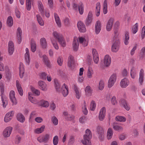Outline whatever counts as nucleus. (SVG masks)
<instances>
[{
    "instance_id": "nucleus-39",
    "label": "nucleus",
    "mask_w": 145,
    "mask_h": 145,
    "mask_svg": "<svg viewBox=\"0 0 145 145\" xmlns=\"http://www.w3.org/2000/svg\"><path fill=\"white\" fill-rule=\"evenodd\" d=\"M115 120L117 121L121 122H125L126 119L125 117L121 116H117L115 118Z\"/></svg>"
},
{
    "instance_id": "nucleus-50",
    "label": "nucleus",
    "mask_w": 145,
    "mask_h": 145,
    "mask_svg": "<svg viewBox=\"0 0 145 145\" xmlns=\"http://www.w3.org/2000/svg\"><path fill=\"white\" fill-rule=\"evenodd\" d=\"M30 88L32 92L36 96H38L40 95V92L39 90L35 89L32 86H31Z\"/></svg>"
},
{
    "instance_id": "nucleus-57",
    "label": "nucleus",
    "mask_w": 145,
    "mask_h": 145,
    "mask_svg": "<svg viewBox=\"0 0 145 145\" xmlns=\"http://www.w3.org/2000/svg\"><path fill=\"white\" fill-rule=\"evenodd\" d=\"M31 0H26V8L28 10H30L31 7Z\"/></svg>"
},
{
    "instance_id": "nucleus-9",
    "label": "nucleus",
    "mask_w": 145,
    "mask_h": 145,
    "mask_svg": "<svg viewBox=\"0 0 145 145\" xmlns=\"http://www.w3.org/2000/svg\"><path fill=\"white\" fill-rule=\"evenodd\" d=\"M14 113V112L13 111H11L7 113L5 116L4 121L7 123L10 121L12 119Z\"/></svg>"
},
{
    "instance_id": "nucleus-26",
    "label": "nucleus",
    "mask_w": 145,
    "mask_h": 145,
    "mask_svg": "<svg viewBox=\"0 0 145 145\" xmlns=\"http://www.w3.org/2000/svg\"><path fill=\"white\" fill-rule=\"evenodd\" d=\"M37 5L39 11L42 15H43L44 13V8L42 2L40 1H38L37 2Z\"/></svg>"
},
{
    "instance_id": "nucleus-63",
    "label": "nucleus",
    "mask_w": 145,
    "mask_h": 145,
    "mask_svg": "<svg viewBox=\"0 0 145 145\" xmlns=\"http://www.w3.org/2000/svg\"><path fill=\"white\" fill-rule=\"evenodd\" d=\"M46 73L44 72L41 73L39 75L40 78L44 80L46 79Z\"/></svg>"
},
{
    "instance_id": "nucleus-28",
    "label": "nucleus",
    "mask_w": 145,
    "mask_h": 145,
    "mask_svg": "<svg viewBox=\"0 0 145 145\" xmlns=\"http://www.w3.org/2000/svg\"><path fill=\"white\" fill-rule=\"evenodd\" d=\"M33 94L31 92H29L28 96L29 100L32 103L34 104H37V100L32 97Z\"/></svg>"
},
{
    "instance_id": "nucleus-8",
    "label": "nucleus",
    "mask_w": 145,
    "mask_h": 145,
    "mask_svg": "<svg viewBox=\"0 0 145 145\" xmlns=\"http://www.w3.org/2000/svg\"><path fill=\"white\" fill-rule=\"evenodd\" d=\"M12 128L11 127H7L3 132V136L6 138L9 137L12 132Z\"/></svg>"
},
{
    "instance_id": "nucleus-49",
    "label": "nucleus",
    "mask_w": 145,
    "mask_h": 145,
    "mask_svg": "<svg viewBox=\"0 0 145 145\" xmlns=\"http://www.w3.org/2000/svg\"><path fill=\"white\" fill-rule=\"evenodd\" d=\"M144 71L142 69H141L139 72V82H143V78L144 76Z\"/></svg>"
},
{
    "instance_id": "nucleus-35",
    "label": "nucleus",
    "mask_w": 145,
    "mask_h": 145,
    "mask_svg": "<svg viewBox=\"0 0 145 145\" xmlns=\"http://www.w3.org/2000/svg\"><path fill=\"white\" fill-rule=\"evenodd\" d=\"M93 71L92 67H89L88 70L87 76L89 78L92 77V75L93 74Z\"/></svg>"
},
{
    "instance_id": "nucleus-54",
    "label": "nucleus",
    "mask_w": 145,
    "mask_h": 145,
    "mask_svg": "<svg viewBox=\"0 0 145 145\" xmlns=\"http://www.w3.org/2000/svg\"><path fill=\"white\" fill-rule=\"evenodd\" d=\"M52 35L55 38L57 39V40L63 36L61 35L56 31H54L52 33Z\"/></svg>"
},
{
    "instance_id": "nucleus-44",
    "label": "nucleus",
    "mask_w": 145,
    "mask_h": 145,
    "mask_svg": "<svg viewBox=\"0 0 145 145\" xmlns=\"http://www.w3.org/2000/svg\"><path fill=\"white\" fill-rule=\"evenodd\" d=\"M137 72L135 69L132 67L131 69V78H135L137 75Z\"/></svg>"
},
{
    "instance_id": "nucleus-46",
    "label": "nucleus",
    "mask_w": 145,
    "mask_h": 145,
    "mask_svg": "<svg viewBox=\"0 0 145 145\" xmlns=\"http://www.w3.org/2000/svg\"><path fill=\"white\" fill-rule=\"evenodd\" d=\"M96 107V104L95 102L93 101L92 100L91 101L90 105V109L91 110L94 111Z\"/></svg>"
},
{
    "instance_id": "nucleus-22",
    "label": "nucleus",
    "mask_w": 145,
    "mask_h": 145,
    "mask_svg": "<svg viewBox=\"0 0 145 145\" xmlns=\"http://www.w3.org/2000/svg\"><path fill=\"white\" fill-rule=\"evenodd\" d=\"M22 37V31L20 28L18 27L17 31V36L16 38L18 40V42L19 43H20L21 41V38Z\"/></svg>"
},
{
    "instance_id": "nucleus-12",
    "label": "nucleus",
    "mask_w": 145,
    "mask_h": 145,
    "mask_svg": "<svg viewBox=\"0 0 145 145\" xmlns=\"http://www.w3.org/2000/svg\"><path fill=\"white\" fill-rule=\"evenodd\" d=\"M111 61V58L110 56L108 55H106L105 56L103 63L105 67L109 66L110 64Z\"/></svg>"
},
{
    "instance_id": "nucleus-61",
    "label": "nucleus",
    "mask_w": 145,
    "mask_h": 145,
    "mask_svg": "<svg viewBox=\"0 0 145 145\" xmlns=\"http://www.w3.org/2000/svg\"><path fill=\"white\" fill-rule=\"evenodd\" d=\"M138 24L136 23L133 25L132 28V32L134 34H135L138 31Z\"/></svg>"
},
{
    "instance_id": "nucleus-34",
    "label": "nucleus",
    "mask_w": 145,
    "mask_h": 145,
    "mask_svg": "<svg viewBox=\"0 0 145 145\" xmlns=\"http://www.w3.org/2000/svg\"><path fill=\"white\" fill-rule=\"evenodd\" d=\"M129 32L127 31L125 33V37L124 42L125 45H127L129 44Z\"/></svg>"
},
{
    "instance_id": "nucleus-45",
    "label": "nucleus",
    "mask_w": 145,
    "mask_h": 145,
    "mask_svg": "<svg viewBox=\"0 0 145 145\" xmlns=\"http://www.w3.org/2000/svg\"><path fill=\"white\" fill-rule=\"evenodd\" d=\"M54 85L56 91L60 93L61 86L59 82H54Z\"/></svg>"
},
{
    "instance_id": "nucleus-25",
    "label": "nucleus",
    "mask_w": 145,
    "mask_h": 145,
    "mask_svg": "<svg viewBox=\"0 0 145 145\" xmlns=\"http://www.w3.org/2000/svg\"><path fill=\"white\" fill-rule=\"evenodd\" d=\"M74 63V60L73 56L72 55H70L68 58L67 62L68 66L70 67H72Z\"/></svg>"
},
{
    "instance_id": "nucleus-27",
    "label": "nucleus",
    "mask_w": 145,
    "mask_h": 145,
    "mask_svg": "<svg viewBox=\"0 0 145 145\" xmlns=\"http://www.w3.org/2000/svg\"><path fill=\"white\" fill-rule=\"evenodd\" d=\"M39 88L42 90L46 91L47 89V86L45 82H39Z\"/></svg>"
},
{
    "instance_id": "nucleus-1",
    "label": "nucleus",
    "mask_w": 145,
    "mask_h": 145,
    "mask_svg": "<svg viewBox=\"0 0 145 145\" xmlns=\"http://www.w3.org/2000/svg\"><path fill=\"white\" fill-rule=\"evenodd\" d=\"M92 137L91 131L88 129L86 131V134L83 136V140L81 142L84 145H91V139Z\"/></svg>"
},
{
    "instance_id": "nucleus-60",
    "label": "nucleus",
    "mask_w": 145,
    "mask_h": 145,
    "mask_svg": "<svg viewBox=\"0 0 145 145\" xmlns=\"http://www.w3.org/2000/svg\"><path fill=\"white\" fill-rule=\"evenodd\" d=\"M70 19L69 18H65L63 20L64 24L66 26H69L70 25Z\"/></svg>"
},
{
    "instance_id": "nucleus-2",
    "label": "nucleus",
    "mask_w": 145,
    "mask_h": 145,
    "mask_svg": "<svg viewBox=\"0 0 145 145\" xmlns=\"http://www.w3.org/2000/svg\"><path fill=\"white\" fill-rule=\"evenodd\" d=\"M0 89L1 93L2 95L1 99L2 103V105L4 108H5L8 102L7 97L5 96H3L2 95L4 93V86L2 82L0 83Z\"/></svg>"
},
{
    "instance_id": "nucleus-10",
    "label": "nucleus",
    "mask_w": 145,
    "mask_h": 145,
    "mask_svg": "<svg viewBox=\"0 0 145 145\" xmlns=\"http://www.w3.org/2000/svg\"><path fill=\"white\" fill-rule=\"evenodd\" d=\"M106 110L105 107L102 108L99 112V119L101 121H103L105 119L106 115Z\"/></svg>"
},
{
    "instance_id": "nucleus-5",
    "label": "nucleus",
    "mask_w": 145,
    "mask_h": 145,
    "mask_svg": "<svg viewBox=\"0 0 145 145\" xmlns=\"http://www.w3.org/2000/svg\"><path fill=\"white\" fill-rule=\"evenodd\" d=\"M60 92L64 97H66L68 94L69 88L66 84L64 83L62 85L61 88L60 89Z\"/></svg>"
},
{
    "instance_id": "nucleus-38",
    "label": "nucleus",
    "mask_w": 145,
    "mask_h": 145,
    "mask_svg": "<svg viewBox=\"0 0 145 145\" xmlns=\"http://www.w3.org/2000/svg\"><path fill=\"white\" fill-rule=\"evenodd\" d=\"M113 135V131L111 128H109L107 133V138L108 140L111 138Z\"/></svg>"
},
{
    "instance_id": "nucleus-56",
    "label": "nucleus",
    "mask_w": 145,
    "mask_h": 145,
    "mask_svg": "<svg viewBox=\"0 0 145 145\" xmlns=\"http://www.w3.org/2000/svg\"><path fill=\"white\" fill-rule=\"evenodd\" d=\"M51 41L55 48L56 50H58L59 48V47L56 41L54 39H51Z\"/></svg>"
},
{
    "instance_id": "nucleus-24",
    "label": "nucleus",
    "mask_w": 145,
    "mask_h": 145,
    "mask_svg": "<svg viewBox=\"0 0 145 145\" xmlns=\"http://www.w3.org/2000/svg\"><path fill=\"white\" fill-rule=\"evenodd\" d=\"M40 43L42 48L43 49H46L47 47V44L45 38H41L40 40Z\"/></svg>"
},
{
    "instance_id": "nucleus-3",
    "label": "nucleus",
    "mask_w": 145,
    "mask_h": 145,
    "mask_svg": "<svg viewBox=\"0 0 145 145\" xmlns=\"http://www.w3.org/2000/svg\"><path fill=\"white\" fill-rule=\"evenodd\" d=\"M51 138L50 135L46 134L44 135H41L37 138V140L40 143L48 142Z\"/></svg>"
},
{
    "instance_id": "nucleus-36",
    "label": "nucleus",
    "mask_w": 145,
    "mask_h": 145,
    "mask_svg": "<svg viewBox=\"0 0 145 145\" xmlns=\"http://www.w3.org/2000/svg\"><path fill=\"white\" fill-rule=\"evenodd\" d=\"M37 20L39 24L41 26H43L44 25V23L42 19L40 16L38 14L36 15Z\"/></svg>"
},
{
    "instance_id": "nucleus-4",
    "label": "nucleus",
    "mask_w": 145,
    "mask_h": 145,
    "mask_svg": "<svg viewBox=\"0 0 145 145\" xmlns=\"http://www.w3.org/2000/svg\"><path fill=\"white\" fill-rule=\"evenodd\" d=\"M9 96L10 101L12 106L17 104V102L15 96V92L14 91L11 90L10 91Z\"/></svg>"
},
{
    "instance_id": "nucleus-20",
    "label": "nucleus",
    "mask_w": 145,
    "mask_h": 145,
    "mask_svg": "<svg viewBox=\"0 0 145 145\" xmlns=\"http://www.w3.org/2000/svg\"><path fill=\"white\" fill-rule=\"evenodd\" d=\"M86 96L90 97L91 96L93 93V89L89 86H87L85 89Z\"/></svg>"
},
{
    "instance_id": "nucleus-17",
    "label": "nucleus",
    "mask_w": 145,
    "mask_h": 145,
    "mask_svg": "<svg viewBox=\"0 0 145 145\" xmlns=\"http://www.w3.org/2000/svg\"><path fill=\"white\" fill-rule=\"evenodd\" d=\"M42 61L46 66L49 68H51V64L47 57L45 55H43L42 56Z\"/></svg>"
},
{
    "instance_id": "nucleus-21",
    "label": "nucleus",
    "mask_w": 145,
    "mask_h": 145,
    "mask_svg": "<svg viewBox=\"0 0 145 145\" xmlns=\"http://www.w3.org/2000/svg\"><path fill=\"white\" fill-rule=\"evenodd\" d=\"M79 47L78 40L76 37H74L72 43V47L74 50L76 51Z\"/></svg>"
},
{
    "instance_id": "nucleus-11",
    "label": "nucleus",
    "mask_w": 145,
    "mask_h": 145,
    "mask_svg": "<svg viewBox=\"0 0 145 145\" xmlns=\"http://www.w3.org/2000/svg\"><path fill=\"white\" fill-rule=\"evenodd\" d=\"M77 27L79 31L82 33H85L86 29L84 24L81 21H79L77 23Z\"/></svg>"
},
{
    "instance_id": "nucleus-62",
    "label": "nucleus",
    "mask_w": 145,
    "mask_h": 145,
    "mask_svg": "<svg viewBox=\"0 0 145 145\" xmlns=\"http://www.w3.org/2000/svg\"><path fill=\"white\" fill-rule=\"evenodd\" d=\"M87 120V118L85 116H82L79 120L80 122L82 123H84L86 122Z\"/></svg>"
},
{
    "instance_id": "nucleus-47",
    "label": "nucleus",
    "mask_w": 145,
    "mask_h": 145,
    "mask_svg": "<svg viewBox=\"0 0 145 145\" xmlns=\"http://www.w3.org/2000/svg\"><path fill=\"white\" fill-rule=\"evenodd\" d=\"M96 8V14L97 16H98L100 14V5L99 3H97Z\"/></svg>"
},
{
    "instance_id": "nucleus-48",
    "label": "nucleus",
    "mask_w": 145,
    "mask_h": 145,
    "mask_svg": "<svg viewBox=\"0 0 145 145\" xmlns=\"http://www.w3.org/2000/svg\"><path fill=\"white\" fill-rule=\"evenodd\" d=\"M36 49V45L35 42L32 41L31 42V51L34 52Z\"/></svg>"
},
{
    "instance_id": "nucleus-41",
    "label": "nucleus",
    "mask_w": 145,
    "mask_h": 145,
    "mask_svg": "<svg viewBox=\"0 0 145 145\" xmlns=\"http://www.w3.org/2000/svg\"><path fill=\"white\" fill-rule=\"evenodd\" d=\"M45 128V126L42 125L40 128L36 129L34 131V132L37 134L40 133L44 131Z\"/></svg>"
},
{
    "instance_id": "nucleus-51",
    "label": "nucleus",
    "mask_w": 145,
    "mask_h": 145,
    "mask_svg": "<svg viewBox=\"0 0 145 145\" xmlns=\"http://www.w3.org/2000/svg\"><path fill=\"white\" fill-rule=\"evenodd\" d=\"M117 76L116 74H113L110 76L108 82H115L116 80Z\"/></svg>"
},
{
    "instance_id": "nucleus-33",
    "label": "nucleus",
    "mask_w": 145,
    "mask_h": 145,
    "mask_svg": "<svg viewBox=\"0 0 145 145\" xmlns=\"http://www.w3.org/2000/svg\"><path fill=\"white\" fill-rule=\"evenodd\" d=\"M49 105V103L48 101L45 100H41L39 103V106L42 107L47 108Z\"/></svg>"
},
{
    "instance_id": "nucleus-32",
    "label": "nucleus",
    "mask_w": 145,
    "mask_h": 145,
    "mask_svg": "<svg viewBox=\"0 0 145 145\" xmlns=\"http://www.w3.org/2000/svg\"><path fill=\"white\" fill-rule=\"evenodd\" d=\"M17 120L20 122L23 123L25 121V118L22 114H18L17 116Z\"/></svg>"
},
{
    "instance_id": "nucleus-18",
    "label": "nucleus",
    "mask_w": 145,
    "mask_h": 145,
    "mask_svg": "<svg viewBox=\"0 0 145 145\" xmlns=\"http://www.w3.org/2000/svg\"><path fill=\"white\" fill-rule=\"evenodd\" d=\"M114 21V19L110 18L108 21L106 26V29L108 31H110L112 29Z\"/></svg>"
},
{
    "instance_id": "nucleus-13",
    "label": "nucleus",
    "mask_w": 145,
    "mask_h": 145,
    "mask_svg": "<svg viewBox=\"0 0 145 145\" xmlns=\"http://www.w3.org/2000/svg\"><path fill=\"white\" fill-rule=\"evenodd\" d=\"M26 53L24 55L25 59L26 64L27 65L29 64L30 61V57L29 49L27 48L25 49Z\"/></svg>"
},
{
    "instance_id": "nucleus-53",
    "label": "nucleus",
    "mask_w": 145,
    "mask_h": 145,
    "mask_svg": "<svg viewBox=\"0 0 145 145\" xmlns=\"http://www.w3.org/2000/svg\"><path fill=\"white\" fill-rule=\"evenodd\" d=\"M82 111L84 114L87 115L88 113V110L86 107V103L84 102L82 106Z\"/></svg>"
},
{
    "instance_id": "nucleus-31",
    "label": "nucleus",
    "mask_w": 145,
    "mask_h": 145,
    "mask_svg": "<svg viewBox=\"0 0 145 145\" xmlns=\"http://www.w3.org/2000/svg\"><path fill=\"white\" fill-rule=\"evenodd\" d=\"M16 86L19 94L21 96H22L23 94V90L21 87V85L19 82H16Z\"/></svg>"
},
{
    "instance_id": "nucleus-6",
    "label": "nucleus",
    "mask_w": 145,
    "mask_h": 145,
    "mask_svg": "<svg viewBox=\"0 0 145 145\" xmlns=\"http://www.w3.org/2000/svg\"><path fill=\"white\" fill-rule=\"evenodd\" d=\"M120 42L118 39H117L113 43L111 48L112 51L114 52H117L119 49Z\"/></svg>"
},
{
    "instance_id": "nucleus-29",
    "label": "nucleus",
    "mask_w": 145,
    "mask_h": 145,
    "mask_svg": "<svg viewBox=\"0 0 145 145\" xmlns=\"http://www.w3.org/2000/svg\"><path fill=\"white\" fill-rule=\"evenodd\" d=\"M54 18L56 23L57 26L59 27L61 26V22L58 15L56 13L54 14Z\"/></svg>"
},
{
    "instance_id": "nucleus-16",
    "label": "nucleus",
    "mask_w": 145,
    "mask_h": 145,
    "mask_svg": "<svg viewBox=\"0 0 145 145\" xmlns=\"http://www.w3.org/2000/svg\"><path fill=\"white\" fill-rule=\"evenodd\" d=\"M78 40L79 43L82 44L83 46L85 47L87 46L88 41L84 37H79Z\"/></svg>"
},
{
    "instance_id": "nucleus-52",
    "label": "nucleus",
    "mask_w": 145,
    "mask_h": 145,
    "mask_svg": "<svg viewBox=\"0 0 145 145\" xmlns=\"http://www.w3.org/2000/svg\"><path fill=\"white\" fill-rule=\"evenodd\" d=\"M78 8L80 14H82L84 12V6L82 3H81L79 4Z\"/></svg>"
},
{
    "instance_id": "nucleus-19",
    "label": "nucleus",
    "mask_w": 145,
    "mask_h": 145,
    "mask_svg": "<svg viewBox=\"0 0 145 145\" xmlns=\"http://www.w3.org/2000/svg\"><path fill=\"white\" fill-rule=\"evenodd\" d=\"M101 26L100 22L99 21H97L95 26V31L97 35L99 34L101 29Z\"/></svg>"
},
{
    "instance_id": "nucleus-14",
    "label": "nucleus",
    "mask_w": 145,
    "mask_h": 145,
    "mask_svg": "<svg viewBox=\"0 0 145 145\" xmlns=\"http://www.w3.org/2000/svg\"><path fill=\"white\" fill-rule=\"evenodd\" d=\"M8 50L9 54L10 55H12L14 51V46L13 43L11 41L8 42Z\"/></svg>"
},
{
    "instance_id": "nucleus-30",
    "label": "nucleus",
    "mask_w": 145,
    "mask_h": 145,
    "mask_svg": "<svg viewBox=\"0 0 145 145\" xmlns=\"http://www.w3.org/2000/svg\"><path fill=\"white\" fill-rule=\"evenodd\" d=\"M121 103L123 107L127 111H129L130 108L129 105L127 103L126 101L124 99L121 100Z\"/></svg>"
},
{
    "instance_id": "nucleus-40",
    "label": "nucleus",
    "mask_w": 145,
    "mask_h": 145,
    "mask_svg": "<svg viewBox=\"0 0 145 145\" xmlns=\"http://www.w3.org/2000/svg\"><path fill=\"white\" fill-rule=\"evenodd\" d=\"M115 123H114L112 125L113 128L115 130L118 131H121L123 130V128L122 126L118 125H115Z\"/></svg>"
},
{
    "instance_id": "nucleus-59",
    "label": "nucleus",
    "mask_w": 145,
    "mask_h": 145,
    "mask_svg": "<svg viewBox=\"0 0 145 145\" xmlns=\"http://www.w3.org/2000/svg\"><path fill=\"white\" fill-rule=\"evenodd\" d=\"M51 120L54 125H57L58 120L57 118L55 116L52 117L51 118Z\"/></svg>"
},
{
    "instance_id": "nucleus-43",
    "label": "nucleus",
    "mask_w": 145,
    "mask_h": 145,
    "mask_svg": "<svg viewBox=\"0 0 145 145\" xmlns=\"http://www.w3.org/2000/svg\"><path fill=\"white\" fill-rule=\"evenodd\" d=\"M73 89L75 92L76 98L79 99L80 96V95L79 91L78 88L76 86L74 85L73 86Z\"/></svg>"
},
{
    "instance_id": "nucleus-23",
    "label": "nucleus",
    "mask_w": 145,
    "mask_h": 145,
    "mask_svg": "<svg viewBox=\"0 0 145 145\" xmlns=\"http://www.w3.org/2000/svg\"><path fill=\"white\" fill-rule=\"evenodd\" d=\"M19 74L20 78H22L24 76V65L22 63H20L19 67Z\"/></svg>"
},
{
    "instance_id": "nucleus-15",
    "label": "nucleus",
    "mask_w": 145,
    "mask_h": 145,
    "mask_svg": "<svg viewBox=\"0 0 145 145\" xmlns=\"http://www.w3.org/2000/svg\"><path fill=\"white\" fill-rule=\"evenodd\" d=\"M93 19V15L91 12H89L87 16L86 20V25H89L92 22Z\"/></svg>"
},
{
    "instance_id": "nucleus-42",
    "label": "nucleus",
    "mask_w": 145,
    "mask_h": 145,
    "mask_svg": "<svg viewBox=\"0 0 145 145\" xmlns=\"http://www.w3.org/2000/svg\"><path fill=\"white\" fill-rule=\"evenodd\" d=\"M7 23V25L9 27H11L13 25V19L11 16H9L8 17Z\"/></svg>"
},
{
    "instance_id": "nucleus-58",
    "label": "nucleus",
    "mask_w": 145,
    "mask_h": 145,
    "mask_svg": "<svg viewBox=\"0 0 145 145\" xmlns=\"http://www.w3.org/2000/svg\"><path fill=\"white\" fill-rule=\"evenodd\" d=\"M107 8L106 0H105L104 2L103 8V12L105 14H106L107 12Z\"/></svg>"
},
{
    "instance_id": "nucleus-64",
    "label": "nucleus",
    "mask_w": 145,
    "mask_h": 145,
    "mask_svg": "<svg viewBox=\"0 0 145 145\" xmlns=\"http://www.w3.org/2000/svg\"><path fill=\"white\" fill-rule=\"evenodd\" d=\"M145 37V26H144L142 30L141 37L143 39Z\"/></svg>"
},
{
    "instance_id": "nucleus-55",
    "label": "nucleus",
    "mask_w": 145,
    "mask_h": 145,
    "mask_svg": "<svg viewBox=\"0 0 145 145\" xmlns=\"http://www.w3.org/2000/svg\"><path fill=\"white\" fill-rule=\"evenodd\" d=\"M59 142V138L57 135L55 136L53 138V142L54 145H57Z\"/></svg>"
},
{
    "instance_id": "nucleus-37",
    "label": "nucleus",
    "mask_w": 145,
    "mask_h": 145,
    "mask_svg": "<svg viewBox=\"0 0 145 145\" xmlns=\"http://www.w3.org/2000/svg\"><path fill=\"white\" fill-rule=\"evenodd\" d=\"M58 41L62 46L65 47L66 46V42L63 36L58 40Z\"/></svg>"
},
{
    "instance_id": "nucleus-7",
    "label": "nucleus",
    "mask_w": 145,
    "mask_h": 145,
    "mask_svg": "<svg viewBox=\"0 0 145 145\" xmlns=\"http://www.w3.org/2000/svg\"><path fill=\"white\" fill-rule=\"evenodd\" d=\"M97 129L99 138L100 140H102L103 139L105 136V132L103 129L100 127H97Z\"/></svg>"
}]
</instances>
